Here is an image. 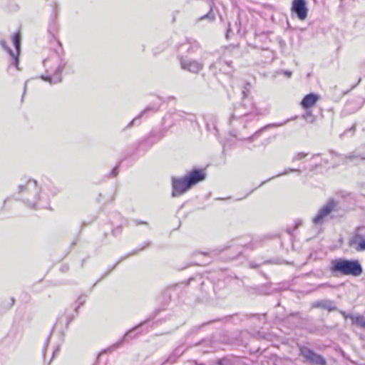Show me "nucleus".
<instances>
[{"mask_svg": "<svg viewBox=\"0 0 365 365\" xmlns=\"http://www.w3.org/2000/svg\"><path fill=\"white\" fill-rule=\"evenodd\" d=\"M207 177L205 168H193L181 178H173V197H179L190 190L192 187L203 182Z\"/></svg>", "mask_w": 365, "mask_h": 365, "instance_id": "obj_1", "label": "nucleus"}, {"mask_svg": "<svg viewBox=\"0 0 365 365\" xmlns=\"http://www.w3.org/2000/svg\"><path fill=\"white\" fill-rule=\"evenodd\" d=\"M334 276L359 277L363 273V267L358 259L338 258L332 259L329 267Z\"/></svg>", "mask_w": 365, "mask_h": 365, "instance_id": "obj_2", "label": "nucleus"}, {"mask_svg": "<svg viewBox=\"0 0 365 365\" xmlns=\"http://www.w3.org/2000/svg\"><path fill=\"white\" fill-rule=\"evenodd\" d=\"M299 352L300 355L302 356L307 362L317 365H327L326 359L322 355L318 354L307 346H300Z\"/></svg>", "mask_w": 365, "mask_h": 365, "instance_id": "obj_3", "label": "nucleus"}, {"mask_svg": "<svg viewBox=\"0 0 365 365\" xmlns=\"http://www.w3.org/2000/svg\"><path fill=\"white\" fill-rule=\"evenodd\" d=\"M361 227H358L349 240V246L356 252L365 250V237L360 233Z\"/></svg>", "mask_w": 365, "mask_h": 365, "instance_id": "obj_4", "label": "nucleus"}, {"mask_svg": "<svg viewBox=\"0 0 365 365\" xmlns=\"http://www.w3.org/2000/svg\"><path fill=\"white\" fill-rule=\"evenodd\" d=\"M291 11L292 13H295L297 14L299 20H305L308 15V9L307 7L306 1L293 0Z\"/></svg>", "mask_w": 365, "mask_h": 365, "instance_id": "obj_5", "label": "nucleus"}, {"mask_svg": "<svg viewBox=\"0 0 365 365\" xmlns=\"http://www.w3.org/2000/svg\"><path fill=\"white\" fill-rule=\"evenodd\" d=\"M336 202L334 200H329L325 206L322 207L318 212L317 215L314 217L313 222L315 224L322 222L324 219L327 217L335 208Z\"/></svg>", "mask_w": 365, "mask_h": 365, "instance_id": "obj_6", "label": "nucleus"}, {"mask_svg": "<svg viewBox=\"0 0 365 365\" xmlns=\"http://www.w3.org/2000/svg\"><path fill=\"white\" fill-rule=\"evenodd\" d=\"M319 100V96L316 93H309L306 95L302 102H301V106L304 109H309L312 107H314L317 101Z\"/></svg>", "mask_w": 365, "mask_h": 365, "instance_id": "obj_7", "label": "nucleus"}, {"mask_svg": "<svg viewBox=\"0 0 365 365\" xmlns=\"http://www.w3.org/2000/svg\"><path fill=\"white\" fill-rule=\"evenodd\" d=\"M182 66L184 69L192 73H198L202 68V64L195 61L183 62Z\"/></svg>", "mask_w": 365, "mask_h": 365, "instance_id": "obj_8", "label": "nucleus"}, {"mask_svg": "<svg viewBox=\"0 0 365 365\" xmlns=\"http://www.w3.org/2000/svg\"><path fill=\"white\" fill-rule=\"evenodd\" d=\"M352 324L356 325L361 329H365V317L362 315H351L349 316Z\"/></svg>", "mask_w": 365, "mask_h": 365, "instance_id": "obj_9", "label": "nucleus"}, {"mask_svg": "<svg viewBox=\"0 0 365 365\" xmlns=\"http://www.w3.org/2000/svg\"><path fill=\"white\" fill-rule=\"evenodd\" d=\"M12 40H13V42H14V44L16 47V49L17 51V52L19 53V49H20V43H21V34L20 33H15L13 36V38H12Z\"/></svg>", "mask_w": 365, "mask_h": 365, "instance_id": "obj_10", "label": "nucleus"}, {"mask_svg": "<svg viewBox=\"0 0 365 365\" xmlns=\"http://www.w3.org/2000/svg\"><path fill=\"white\" fill-rule=\"evenodd\" d=\"M1 45L2 46L9 51V53H10V55L11 56L14 61V63L16 66L18 65V62H19V60H18V57L17 56H16L9 48H7L5 45V42L4 41H2L1 42Z\"/></svg>", "mask_w": 365, "mask_h": 365, "instance_id": "obj_11", "label": "nucleus"}, {"mask_svg": "<svg viewBox=\"0 0 365 365\" xmlns=\"http://www.w3.org/2000/svg\"><path fill=\"white\" fill-rule=\"evenodd\" d=\"M41 78V79H43V80H44V81H48V82H50V83H51V82H52V81H51V77H49V76H42Z\"/></svg>", "mask_w": 365, "mask_h": 365, "instance_id": "obj_12", "label": "nucleus"}, {"mask_svg": "<svg viewBox=\"0 0 365 365\" xmlns=\"http://www.w3.org/2000/svg\"><path fill=\"white\" fill-rule=\"evenodd\" d=\"M64 66H59V67L58 68V71L61 73L63 69Z\"/></svg>", "mask_w": 365, "mask_h": 365, "instance_id": "obj_13", "label": "nucleus"}, {"mask_svg": "<svg viewBox=\"0 0 365 365\" xmlns=\"http://www.w3.org/2000/svg\"><path fill=\"white\" fill-rule=\"evenodd\" d=\"M342 314H343V316H344V317L345 319H348V318H349V316H351V314H346L345 312H343V313H342Z\"/></svg>", "mask_w": 365, "mask_h": 365, "instance_id": "obj_14", "label": "nucleus"}]
</instances>
